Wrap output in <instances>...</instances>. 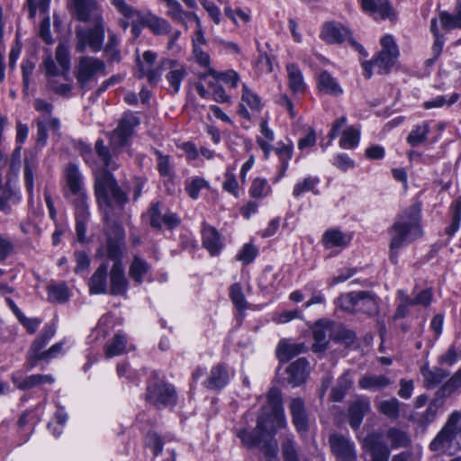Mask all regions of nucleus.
I'll list each match as a JSON object with an SVG mask.
<instances>
[{
	"label": "nucleus",
	"mask_w": 461,
	"mask_h": 461,
	"mask_svg": "<svg viewBox=\"0 0 461 461\" xmlns=\"http://www.w3.org/2000/svg\"><path fill=\"white\" fill-rule=\"evenodd\" d=\"M329 443L332 453L339 461H355L357 458L355 446L348 438L332 434L329 438Z\"/></svg>",
	"instance_id": "2eb2a0df"
},
{
	"label": "nucleus",
	"mask_w": 461,
	"mask_h": 461,
	"mask_svg": "<svg viewBox=\"0 0 461 461\" xmlns=\"http://www.w3.org/2000/svg\"><path fill=\"white\" fill-rule=\"evenodd\" d=\"M203 245L210 252L211 255L217 254L221 249V241L217 230L209 225L203 224Z\"/></svg>",
	"instance_id": "473e14b6"
},
{
	"label": "nucleus",
	"mask_w": 461,
	"mask_h": 461,
	"mask_svg": "<svg viewBox=\"0 0 461 461\" xmlns=\"http://www.w3.org/2000/svg\"><path fill=\"white\" fill-rule=\"evenodd\" d=\"M321 38L330 44H340L348 41L364 56L367 55L363 47L352 38L350 30L341 23H326L321 32Z\"/></svg>",
	"instance_id": "f8f14e48"
},
{
	"label": "nucleus",
	"mask_w": 461,
	"mask_h": 461,
	"mask_svg": "<svg viewBox=\"0 0 461 461\" xmlns=\"http://www.w3.org/2000/svg\"><path fill=\"white\" fill-rule=\"evenodd\" d=\"M401 402L396 398L381 401L377 406L378 411L391 420H397L400 415Z\"/></svg>",
	"instance_id": "603ef678"
},
{
	"label": "nucleus",
	"mask_w": 461,
	"mask_h": 461,
	"mask_svg": "<svg viewBox=\"0 0 461 461\" xmlns=\"http://www.w3.org/2000/svg\"><path fill=\"white\" fill-rule=\"evenodd\" d=\"M12 381L19 390L27 391L40 384H52L54 378L50 375H32L23 377L18 374H14L12 376Z\"/></svg>",
	"instance_id": "a878e982"
},
{
	"label": "nucleus",
	"mask_w": 461,
	"mask_h": 461,
	"mask_svg": "<svg viewBox=\"0 0 461 461\" xmlns=\"http://www.w3.org/2000/svg\"><path fill=\"white\" fill-rule=\"evenodd\" d=\"M286 419L284 410L272 411L271 415H261L258 419L255 429L249 432L240 429L237 437L247 448L259 447L267 461H279L277 442L274 438L277 428H285Z\"/></svg>",
	"instance_id": "f257e3e1"
},
{
	"label": "nucleus",
	"mask_w": 461,
	"mask_h": 461,
	"mask_svg": "<svg viewBox=\"0 0 461 461\" xmlns=\"http://www.w3.org/2000/svg\"><path fill=\"white\" fill-rule=\"evenodd\" d=\"M99 73L105 75V64L102 59L87 55L77 59L74 75L80 88H86Z\"/></svg>",
	"instance_id": "9d476101"
},
{
	"label": "nucleus",
	"mask_w": 461,
	"mask_h": 461,
	"mask_svg": "<svg viewBox=\"0 0 461 461\" xmlns=\"http://www.w3.org/2000/svg\"><path fill=\"white\" fill-rule=\"evenodd\" d=\"M157 156V169L161 177L171 179L174 176V167L168 155L163 154L161 151L155 149Z\"/></svg>",
	"instance_id": "09e8293b"
},
{
	"label": "nucleus",
	"mask_w": 461,
	"mask_h": 461,
	"mask_svg": "<svg viewBox=\"0 0 461 461\" xmlns=\"http://www.w3.org/2000/svg\"><path fill=\"white\" fill-rule=\"evenodd\" d=\"M128 280L125 276L122 263L113 264L110 272V294L124 295L128 290Z\"/></svg>",
	"instance_id": "4be33fe9"
},
{
	"label": "nucleus",
	"mask_w": 461,
	"mask_h": 461,
	"mask_svg": "<svg viewBox=\"0 0 461 461\" xmlns=\"http://www.w3.org/2000/svg\"><path fill=\"white\" fill-rule=\"evenodd\" d=\"M55 332L56 329L54 325H46L41 335L32 342L29 349L26 361V366L28 369L35 367L40 360L50 361L62 354V342H58L49 349L43 350L50 339L54 336Z\"/></svg>",
	"instance_id": "423d86ee"
},
{
	"label": "nucleus",
	"mask_w": 461,
	"mask_h": 461,
	"mask_svg": "<svg viewBox=\"0 0 461 461\" xmlns=\"http://www.w3.org/2000/svg\"><path fill=\"white\" fill-rule=\"evenodd\" d=\"M306 347L303 343H294L289 339H281L276 347V357L280 362H288L291 358L304 352Z\"/></svg>",
	"instance_id": "cd10ccee"
},
{
	"label": "nucleus",
	"mask_w": 461,
	"mask_h": 461,
	"mask_svg": "<svg viewBox=\"0 0 461 461\" xmlns=\"http://www.w3.org/2000/svg\"><path fill=\"white\" fill-rule=\"evenodd\" d=\"M381 46L382 50L374 59V64L377 67L379 74H384L395 64L399 50L391 35H385L381 39Z\"/></svg>",
	"instance_id": "ddd939ff"
},
{
	"label": "nucleus",
	"mask_w": 461,
	"mask_h": 461,
	"mask_svg": "<svg viewBox=\"0 0 461 461\" xmlns=\"http://www.w3.org/2000/svg\"><path fill=\"white\" fill-rule=\"evenodd\" d=\"M289 88L293 93H303L305 83L302 70L295 63H288L285 67Z\"/></svg>",
	"instance_id": "72a5a7b5"
},
{
	"label": "nucleus",
	"mask_w": 461,
	"mask_h": 461,
	"mask_svg": "<svg viewBox=\"0 0 461 461\" xmlns=\"http://www.w3.org/2000/svg\"><path fill=\"white\" fill-rule=\"evenodd\" d=\"M64 178L68 189L84 186V177L75 163H68L64 168Z\"/></svg>",
	"instance_id": "58836bf2"
},
{
	"label": "nucleus",
	"mask_w": 461,
	"mask_h": 461,
	"mask_svg": "<svg viewBox=\"0 0 461 461\" xmlns=\"http://www.w3.org/2000/svg\"><path fill=\"white\" fill-rule=\"evenodd\" d=\"M162 67L168 70L166 75L167 81L169 84L171 91L176 94L180 89L181 82L187 76L185 67L175 59H168L162 60Z\"/></svg>",
	"instance_id": "a211bd4d"
},
{
	"label": "nucleus",
	"mask_w": 461,
	"mask_h": 461,
	"mask_svg": "<svg viewBox=\"0 0 461 461\" xmlns=\"http://www.w3.org/2000/svg\"><path fill=\"white\" fill-rule=\"evenodd\" d=\"M40 68L44 69L45 75L49 79L57 76H62V68L57 66L50 54L44 57Z\"/></svg>",
	"instance_id": "69168bd1"
},
{
	"label": "nucleus",
	"mask_w": 461,
	"mask_h": 461,
	"mask_svg": "<svg viewBox=\"0 0 461 461\" xmlns=\"http://www.w3.org/2000/svg\"><path fill=\"white\" fill-rule=\"evenodd\" d=\"M421 375L424 378L425 387L432 389L439 385L449 374L440 367L429 368L427 366H424L421 368Z\"/></svg>",
	"instance_id": "f704fd0d"
},
{
	"label": "nucleus",
	"mask_w": 461,
	"mask_h": 461,
	"mask_svg": "<svg viewBox=\"0 0 461 461\" xmlns=\"http://www.w3.org/2000/svg\"><path fill=\"white\" fill-rule=\"evenodd\" d=\"M363 10L375 18L386 19L393 15V10L388 0H360Z\"/></svg>",
	"instance_id": "5701e85b"
},
{
	"label": "nucleus",
	"mask_w": 461,
	"mask_h": 461,
	"mask_svg": "<svg viewBox=\"0 0 461 461\" xmlns=\"http://www.w3.org/2000/svg\"><path fill=\"white\" fill-rule=\"evenodd\" d=\"M342 311L373 316L378 312L377 297L371 292L354 291L340 294L335 301Z\"/></svg>",
	"instance_id": "39448f33"
},
{
	"label": "nucleus",
	"mask_w": 461,
	"mask_h": 461,
	"mask_svg": "<svg viewBox=\"0 0 461 461\" xmlns=\"http://www.w3.org/2000/svg\"><path fill=\"white\" fill-rule=\"evenodd\" d=\"M358 141L359 131L351 127L343 132L339 144L344 149H352L357 145Z\"/></svg>",
	"instance_id": "0e129e2a"
},
{
	"label": "nucleus",
	"mask_w": 461,
	"mask_h": 461,
	"mask_svg": "<svg viewBox=\"0 0 461 461\" xmlns=\"http://www.w3.org/2000/svg\"><path fill=\"white\" fill-rule=\"evenodd\" d=\"M124 230L121 226H116L114 229V236L108 235L106 243V252L108 258L112 259L114 263H122V249L124 244Z\"/></svg>",
	"instance_id": "412c9836"
},
{
	"label": "nucleus",
	"mask_w": 461,
	"mask_h": 461,
	"mask_svg": "<svg viewBox=\"0 0 461 461\" xmlns=\"http://www.w3.org/2000/svg\"><path fill=\"white\" fill-rule=\"evenodd\" d=\"M68 190V192L65 193V197L72 203L75 208L77 239L83 243L86 240V223L90 216L88 195L85 185Z\"/></svg>",
	"instance_id": "0eeeda50"
},
{
	"label": "nucleus",
	"mask_w": 461,
	"mask_h": 461,
	"mask_svg": "<svg viewBox=\"0 0 461 461\" xmlns=\"http://www.w3.org/2000/svg\"><path fill=\"white\" fill-rule=\"evenodd\" d=\"M433 452L446 453L461 449V411H452L444 426L429 444Z\"/></svg>",
	"instance_id": "20e7f679"
},
{
	"label": "nucleus",
	"mask_w": 461,
	"mask_h": 461,
	"mask_svg": "<svg viewBox=\"0 0 461 461\" xmlns=\"http://www.w3.org/2000/svg\"><path fill=\"white\" fill-rule=\"evenodd\" d=\"M429 132V125L427 122H423L411 131L407 137V142L412 147H417L426 140Z\"/></svg>",
	"instance_id": "3c124183"
},
{
	"label": "nucleus",
	"mask_w": 461,
	"mask_h": 461,
	"mask_svg": "<svg viewBox=\"0 0 461 461\" xmlns=\"http://www.w3.org/2000/svg\"><path fill=\"white\" fill-rule=\"evenodd\" d=\"M98 157L102 159L104 168L103 170H114L118 168L119 165L116 164L110 154L108 148L104 145L103 140H98L95 146Z\"/></svg>",
	"instance_id": "6e6d98bb"
},
{
	"label": "nucleus",
	"mask_w": 461,
	"mask_h": 461,
	"mask_svg": "<svg viewBox=\"0 0 461 461\" xmlns=\"http://www.w3.org/2000/svg\"><path fill=\"white\" fill-rule=\"evenodd\" d=\"M257 255V248L250 243H247L242 247L241 250L236 255V258L237 260L241 261L243 264L249 265L254 260Z\"/></svg>",
	"instance_id": "338daca9"
},
{
	"label": "nucleus",
	"mask_w": 461,
	"mask_h": 461,
	"mask_svg": "<svg viewBox=\"0 0 461 461\" xmlns=\"http://www.w3.org/2000/svg\"><path fill=\"white\" fill-rule=\"evenodd\" d=\"M150 225L155 229L166 226L167 229H175L180 224V219L176 213L169 211L162 212L158 203H152L149 210Z\"/></svg>",
	"instance_id": "f3484780"
},
{
	"label": "nucleus",
	"mask_w": 461,
	"mask_h": 461,
	"mask_svg": "<svg viewBox=\"0 0 461 461\" xmlns=\"http://www.w3.org/2000/svg\"><path fill=\"white\" fill-rule=\"evenodd\" d=\"M89 292L93 294L107 293V266L102 264L93 274L88 283Z\"/></svg>",
	"instance_id": "2f4dec72"
},
{
	"label": "nucleus",
	"mask_w": 461,
	"mask_h": 461,
	"mask_svg": "<svg viewBox=\"0 0 461 461\" xmlns=\"http://www.w3.org/2000/svg\"><path fill=\"white\" fill-rule=\"evenodd\" d=\"M391 236L390 259L397 263L398 250L422 236L420 227V205L412 204L399 214L388 230Z\"/></svg>",
	"instance_id": "7ed1b4c3"
},
{
	"label": "nucleus",
	"mask_w": 461,
	"mask_h": 461,
	"mask_svg": "<svg viewBox=\"0 0 461 461\" xmlns=\"http://www.w3.org/2000/svg\"><path fill=\"white\" fill-rule=\"evenodd\" d=\"M165 69L162 67V62L160 65L155 68H146L140 61H139V68L137 77L139 78L147 77L148 81L151 85H156L161 78L162 71Z\"/></svg>",
	"instance_id": "864d4df0"
},
{
	"label": "nucleus",
	"mask_w": 461,
	"mask_h": 461,
	"mask_svg": "<svg viewBox=\"0 0 461 461\" xmlns=\"http://www.w3.org/2000/svg\"><path fill=\"white\" fill-rule=\"evenodd\" d=\"M351 237L339 229H328L322 235L321 243L325 249H344L350 243Z\"/></svg>",
	"instance_id": "bb28decb"
},
{
	"label": "nucleus",
	"mask_w": 461,
	"mask_h": 461,
	"mask_svg": "<svg viewBox=\"0 0 461 461\" xmlns=\"http://www.w3.org/2000/svg\"><path fill=\"white\" fill-rule=\"evenodd\" d=\"M145 25L156 35H166L171 32L170 23L158 16L149 15L144 21Z\"/></svg>",
	"instance_id": "c03bdc74"
},
{
	"label": "nucleus",
	"mask_w": 461,
	"mask_h": 461,
	"mask_svg": "<svg viewBox=\"0 0 461 461\" xmlns=\"http://www.w3.org/2000/svg\"><path fill=\"white\" fill-rule=\"evenodd\" d=\"M386 438L389 439L393 448L406 447L411 444L409 435L397 428H391L386 431Z\"/></svg>",
	"instance_id": "49530a36"
},
{
	"label": "nucleus",
	"mask_w": 461,
	"mask_h": 461,
	"mask_svg": "<svg viewBox=\"0 0 461 461\" xmlns=\"http://www.w3.org/2000/svg\"><path fill=\"white\" fill-rule=\"evenodd\" d=\"M330 330L328 327L316 324L312 330L314 344L312 345L314 351H322L326 348L329 341Z\"/></svg>",
	"instance_id": "de8ad7c7"
},
{
	"label": "nucleus",
	"mask_w": 461,
	"mask_h": 461,
	"mask_svg": "<svg viewBox=\"0 0 461 461\" xmlns=\"http://www.w3.org/2000/svg\"><path fill=\"white\" fill-rule=\"evenodd\" d=\"M229 379L230 376L226 367L218 364L212 368L208 378L204 381V385L210 390H219L228 384Z\"/></svg>",
	"instance_id": "c756f323"
},
{
	"label": "nucleus",
	"mask_w": 461,
	"mask_h": 461,
	"mask_svg": "<svg viewBox=\"0 0 461 461\" xmlns=\"http://www.w3.org/2000/svg\"><path fill=\"white\" fill-rule=\"evenodd\" d=\"M119 40L114 33H109V41L104 47V53L108 59L112 62H119L121 59V53L118 50Z\"/></svg>",
	"instance_id": "052dcab7"
},
{
	"label": "nucleus",
	"mask_w": 461,
	"mask_h": 461,
	"mask_svg": "<svg viewBox=\"0 0 461 461\" xmlns=\"http://www.w3.org/2000/svg\"><path fill=\"white\" fill-rule=\"evenodd\" d=\"M127 345V339L122 333L114 334L113 338L109 341L104 348L105 357L110 358L120 356L125 352Z\"/></svg>",
	"instance_id": "ea45409f"
},
{
	"label": "nucleus",
	"mask_w": 461,
	"mask_h": 461,
	"mask_svg": "<svg viewBox=\"0 0 461 461\" xmlns=\"http://www.w3.org/2000/svg\"><path fill=\"white\" fill-rule=\"evenodd\" d=\"M94 192L106 221L120 215L129 202L128 194L121 188L114 176L108 170L95 173Z\"/></svg>",
	"instance_id": "f03ea898"
},
{
	"label": "nucleus",
	"mask_w": 461,
	"mask_h": 461,
	"mask_svg": "<svg viewBox=\"0 0 461 461\" xmlns=\"http://www.w3.org/2000/svg\"><path fill=\"white\" fill-rule=\"evenodd\" d=\"M47 292L50 302L62 303L69 298L68 289L65 285H50Z\"/></svg>",
	"instance_id": "4d7b16f0"
},
{
	"label": "nucleus",
	"mask_w": 461,
	"mask_h": 461,
	"mask_svg": "<svg viewBox=\"0 0 461 461\" xmlns=\"http://www.w3.org/2000/svg\"><path fill=\"white\" fill-rule=\"evenodd\" d=\"M38 159L37 158L31 154L24 158L23 160V178H24V185L29 194V202H33L34 195V176L38 171Z\"/></svg>",
	"instance_id": "393cba45"
},
{
	"label": "nucleus",
	"mask_w": 461,
	"mask_h": 461,
	"mask_svg": "<svg viewBox=\"0 0 461 461\" xmlns=\"http://www.w3.org/2000/svg\"><path fill=\"white\" fill-rule=\"evenodd\" d=\"M393 384L385 375L365 374L358 381V386L371 392L381 391Z\"/></svg>",
	"instance_id": "c85d7f7f"
},
{
	"label": "nucleus",
	"mask_w": 461,
	"mask_h": 461,
	"mask_svg": "<svg viewBox=\"0 0 461 461\" xmlns=\"http://www.w3.org/2000/svg\"><path fill=\"white\" fill-rule=\"evenodd\" d=\"M364 447L370 454L372 461H388L390 449L384 442L381 433L368 434L364 439Z\"/></svg>",
	"instance_id": "dca6fc26"
},
{
	"label": "nucleus",
	"mask_w": 461,
	"mask_h": 461,
	"mask_svg": "<svg viewBox=\"0 0 461 461\" xmlns=\"http://www.w3.org/2000/svg\"><path fill=\"white\" fill-rule=\"evenodd\" d=\"M261 136L257 138V144L264 153V158L267 159L273 149L272 141L275 140L274 131L268 127L267 122L263 120L260 123Z\"/></svg>",
	"instance_id": "e433bc0d"
},
{
	"label": "nucleus",
	"mask_w": 461,
	"mask_h": 461,
	"mask_svg": "<svg viewBox=\"0 0 461 461\" xmlns=\"http://www.w3.org/2000/svg\"><path fill=\"white\" fill-rule=\"evenodd\" d=\"M98 157L102 159L104 168L103 170H114L118 168L119 165L116 164L110 154L108 148L104 145L103 140H98L95 146Z\"/></svg>",
	"instance_id": "5fc2aeb1"
},
{
	"label": "nucleus",
	"mask_w": 461,
	"mask_h": 461,
	"mask_svg": "<svg viewBox=\"0 0 461 461\" xmlns=\"http://www.w3.org/2000/svg\"><path fill=\"white\" fill-rule=\"evenodd\" d=\"M149 269L150 266L144 258L134 255L129 267V276L137 285H140Z\"/></svg>",
	"instance_id": "c9c22d12"
},
{
	"label": "nucleus",
	"mask_w": 461,
	"mask_h": 461,
	"mask_svg": "<svg viewBox=\"0 0 461 461\" xmlns=\"http://www.w3.org/2000/svg\"><path fill=\"white\" fill-rule=\"evenodd\" d=\"M176 398L174 386L163 381L150 382L147 387L146 400L158 408L174 406Z\"/></svg>",
	"instance_id": "9b49d317"
},
{
	"label": "nucleus",
	"mask_w": 461,
	"mask_h": 461,
	"mask_svg": "<svg viewBox=\"0 0 461 461\" xmlns=\"http://www.w3.org/2000/svg\"><path fill=\"white\" fill-rule=\"evenodd\" d=\"M274 150L280 162L279 173L278 176L276 177V181H278L285 175V172L288 168L289 161L293 158L294 154V145L292 141H289L288 143L280 141L276 144Z\"/></svg>",
	"instance_id": "7c9ffc66"
},
{
	"label": "nucleus",
	"mask_w": 461,
	"mask_h": 461,
	"mask_svg": "<svg viewBox=\"0 0 461 461\" xmlns=\"http://www.w3.org/2000/svg\"><path fill=\"white\" fill-rule=\"evenodd\" d=\"M20 200L18 192L8 187H0V211L10 212L12 205L18 203Z\"/></svg>",
	"instance_id": "a18cd8bd"
},
{
	"label": "nucleus",
	"mask_w": 461,
	"mask_h": 461,
	"mask_svg": "<svg viewBox=\"0 0 461 461\" xmlns=\"http://www.w3.org/2000/svg\"><path fill=\"white\" fill-rule=\"evenodd\" d=\"M309 363L304 357L298 358L287 367V380L293 386L301 385L309 375Z\"/></svg>",
	"instance_id": "b1692460"
},
{
	"label": "nucleus",
	"mask_w": 461,
	"mask_h": 461,
	"mask_svg": "<svg viewBox=\"0 0 461 461\" xmlns=\"http://www.w3.org/2000/svg\"><path fill=\"white\" fill-rule=\"evenodd\" d=\"M289 409L292 416L293 424L299 433L308 430L309 420L306 414L305 403L301 398L291 400Z\"/></svg>",
	"instance_id": "aec40b11"
},
{
	"label": "nucleus",
	"mask_w": 461,
	"mask_h": 461,
	"mask_svg": "<svg viewBox=\"0 0 461 461\" xmlns=\"http://www.w3.org/2000/svg\"><path fill=\"white\" fill-rule=\"evenodd\" d=\"M139 118L132 113H126L121 119L117 128L111 135V144L113 148L126 145L131 136L134 127L139 125Z\"/></svg>",
	"instance_id": "4468645a"
},
{
	"label": "nucleus",
	"mask_w": 461,
	"mask_h": 461,
	"mask_svg": "<svg viewBox=\"0 0 461 461\" xmlns=\"http://www.w3.org/2000/svg\"><path fill=\"white\" fill-rule=\"evenodd\" d=\"M352 379L348 373L343 374L337 381L336 385L331 390L330 399L333 402H340L345 397L347 392L352 386Z\"/></svg>",
	"instance_id": "37998d69"
},
{
	"label": "nucleus",
	"mask_w": 461,
	"mask_h": 461,
	"mask_svg": "<svg viewBox=\"0 0 461 461\" xmlns=\"http://www.w3.org/2000/svg\"><path fill=\"white\" fill-rule=\"evenodd\" d=\"M318 86L321 92L330 95L339 96L343 92L337 79L327 71H322L319 75Z\"/></svg>",
	"instance_id": "4c0bfd02"
},
{
	"label": "nucleus",
	"mask_w": 461,
	"mask_h": 461,
	"mask_svg": "<svg viewBox=\"0 0 461 461\" xmlns=\"http://www.w3.org/2000/svg\"><path fill=\"white\" fill-rule=\"evenodd\" d=\"M412 294L414 298H411L405 290H398L396 292L394 319L405 318L410 313V309L412 306L427 308L433 300V293L430 288L423 289L419 292H416L414 289Z\"/></svg>",
	"instance_id": "1a4fd4ad"
},
{
	"label": "nucleus",
	"mask_w": 461,
	"mask_h": 461,
	"mask_svg": "<svg viewBox=\"0 0 461 461\" xmlns=\"http://www.w3.org/2000/svg\"><path fill=\"white\" fill-rule=\"evenodd\" d=\"M319 183L320 178L318 176H309L294 185L293 195L295 198H299L306 192H313L314 194H317L315 188Z\"/></svg>",
	"instance_id": "8fccbe9b"
},
{
	"label": "nucleus",
	"mask_w": 461,
	"mask_h": 461,
	"mask_svg": "<svg viewBox=\"0 0 461 461\" xmlns=\"http://www.w3.org/2000/svg\"><path fill=\"white\" fill-rule=\"evenodd\" d=\"M94 27L89 29L77 28L76 30V50L83 53L86 48L92 52H98L102 50L104 40V27L101 15H95L92 21Z\"/></svg>",
	"instance_id": "6e6552de"
},
{
	"label": "nucleus",
	"mask_w": 461,
	"mask_h": 461,
	"mask_svg": "<svg viewBox=\"0 0 461 461\" xmlns=\"http://www.w3.org/2000/svg\"><path fill=\"white\" fill-rule=\"evenodd\" d=\"M55 59L60 68L62 77H67L70 70V51L67 42H59L55 50Z\"/></svg>",
	"instance_id": "a19ab883"
},
{
	"label": "nucleus",
	"mask_w": 461,
	"mask_h": 461,
	"mask_svg": "<svg viewBox=\"0 0 461 461\" xmlns=\"http://www.w3.org/2000/svg\"><path fill=\"white\" fill-rule=\"evenodd\" d=\"M241 101L246 104L251 110L259 111L261 101L259 96L251 91L246 85H243Z\"/></svg>",
	"instance_id": "e2e57ef3"
},
{
	"label": "nucleus",
	"mask_w": 461,
	"mask_h": 461,
	"mask_svg": "<svg viewBox=\"0 0 461 461\" xmlns=\"http://www.w3.org/2000/svg\"><path fill=\"white\" fill-rule=\"evenodd\" d=\"M230 296L239 311H244L247 308V302L240 284H234L230 288Z\"/></svg>",
	"instance_id": "680f3d73"
},
{
	"label": "nucleus",
	"mask_w": 461,
	"mask_h": 461,
	"mask_svg": "<svg viewBox=\"0 0 461 461\" xmlns=\"http://www.w3.org/2000/svg\"><path fill=\"white\" fill-rule=\"evenodd\" d=\"M167 6L168 8L167 12V16H169L173 21L183 24L185 29H187L186 20H194V15H196L194 13L185 11L176 0L173 1Z\"/></svg>",
	"instance_id": "79ce46f5"
},
{
	"label": "nucleus",
	"mask_w": 461,
	"mask_h": 461,
	"mask_svg": "<svg viewBox=\"0 0 461 461\" xmlns=\"http://www.w3.org/2000/svg\"><path fill=\"white\" fill-rule=\"evenodd\" d=\"M208 75L212 76L216 81L221 80L225 84L229 85L230 88L237 87L238 83L240 81V77L238 73L234 70H229L225 73L219 74L212 68H209Z\"/></svg>",
	"instance_id": "bf43d9fd"
},
{
	"label": "nucleus",
	"mask_w": 461,
	"mask_h": 461,
	"mask_svg": "<svg viewBox=\"0 0 461 461\" xmlns=\"http://www.w3.org/2000/svg\"><path fill=\"white\" fill-rule=\"evenodd\" d=\"M271 193V187L265 178H256L253 180L249 188V194L252 197L262 199Z\"/></svg>",
	"instance_id": "13d9d810"
},
{
	"label": "nucleus",
	"mask_w": 461,
	"mask_h": 461,
	"mask_svg": "<svg viewBox=\"0 0 461 461\" xmlns=\"http://www.w3.org/2000/svg\"><path fill=\"white\" fill-rule=\"evenodd\" d=\"M452 210H453L452 222L446 229V232L449 236L454 235L459 229L460 221H461V201L456 200L455 202V203L452 205Z\"/></svg>",
	"instance_id": "774afa93"
},
{
	"label": "nucleus",
	"mask_w": 461,
	"mask_h": 461,
	"mask_svg": "<svg viewBox=\"0 0 461 461\" xmlns=\"http://www.w3.org/2000/svg\"><path fill=\"white\" fill-rule=\"evenodd\" d=\"M370 401L367 397L360 396L353 401L348 408V421L352 429H357L363 418L370 411Z\"/></svg>",
	"instance_id": "6ab92c4d"
}]
</instances>
